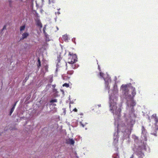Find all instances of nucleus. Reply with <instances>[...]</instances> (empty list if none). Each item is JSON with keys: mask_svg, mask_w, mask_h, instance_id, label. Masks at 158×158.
I'll use <instances>...</instances> for the list:
<instances>
[{"mask_svg": "<svg viewBox=\"0 0 158 158\" xmlns=\"http://www.w3.org/2000/svg\"><path fill=\"white\" fill-rule=\"evenodd\" d=\"M128 105L129 104L128 106L127 107V110L124 113L123 116L124 120V123H122L119 122V123H118V120H117V121L116 120V118L117 117L119 118L120 116L121 110L119 113L118 114L115 112L114 109L113 111L111 110H110L114 115L115 120L114 125H117L118 129L122 130V131H124L128 135H129L131 134L132 128L135 123V118L136 117V115L134 113V110L133 109L132 107L131 110H130Z\"/></svg>", "mask_w": 158, "mask_h": 158, "instance_id": "obj_1", "label": "nucleus"}, {"mask_svg": "<svg viewBox=\"0 0 158 158\" xmlns=\"http://www.w3.org/2000/svg\"><path fill=\"white\" fill-rule=\"evenodd\" d=\"M121 90L122 91V95L121 98L123 97V98H125L127 99V106H128L129 103V108L131 110L132 107L133 109V107L135 105V103L133 100V98L136 94L135 88L134 87H132L131 89L132 90L131 94L132 96L129 94L128 93V87L127 85H123L121 87Z\"/></svg>", "mask_w": 158, "mask_h": 158, "instance_id": "obj_2", "label": "nucleus"}, {"mask_svg": "<svg viewBox=\"0 0 158 158\" xmlns=\"http://www.w3.org/2000/svg\"><path fill=\"white\" fill-rule=\"evenodd\" d=\"M118 92L117 85L115 84L114 86L112 94L109 96V104L110 110L113 111L114 109L115 112L119 114L121 110V107L119 106H117L116 102Z\"/></svg>", "mask_w": 158, "mask_h": 158, "instance_id": "obj_3", "label": "nucleus"}, {"mask_svg": "<svg viewBox=\"0 0 158 158\" xmlns=\"http://www.w3.org/2000/svg\"><path fill=\"white\" fill-rule=\"evenodd\" d=\"M100 76L101 77L103 78L105 81L106 88L109 89L110 88L109 84L110 83V80L109 75L107 74H104L100 72Z\"/></svg>", "mask_w": 158, "mask_h": 158, "instance_id": "obj_4", "label": "nucleus"}, {"mask_svg": "<svg viewBox=\"0 0 158 158\" xmlns=\"http://www.w3.org/2000/svg\"><path fill=\"white\" fill-rule=\"evenodd\" d=\"M69 54L70 56L68 59V62L69 64H72L77 61V57L76 54H71L70 52Z\"/></svg>", "mask_w": 158, "mask_h": 158, "instance_id": "obj_5", "label": "nucleus"}, {"mask_svg": "<svg viewBox=\"0 0 158 158\" xmlns=\"http://www.w3.org/2000/svg\"><path fill=\"white\" fill-rule=\"evenodd\" d=\"M147 132L146 131L144 127L143 126L142 129V135L141 137L142 138V139L144 140H147Z\"/></svg>", "mask_w": 158, "mask_h": 158, "instance_id": "obj_6", "label": "nucleus"}, {"mask_svg": "<svg viewBox=\"0 0 158 158\" xmlns=\"http://www.w3.org/2000/svg\"><path fill=\"white\" fill-rule=\"evenodd\" d=\"M118 132H115L114 134V143L116 144L118 142Z\"/></svg>", "mask_w": 158, "mask_h": 158, "instance_id": "obj_7", "label": "nucleus"}, {"mask_svg": "<svg viewBox=\"0 0 158 158\" xmlns=\"http://www.w3.org/2000/svg\"><path fill=\"white\" fill-rule=\"evenodd\" d=\"M136 155L138 156V158H142L144 156V154L143 153L142 150L141 151H138L136 153Z\"/></svg>", "mask_w": 158, "mask_h": 158, "instance_id": "obj_8", "label": "nucleus"}, {"mask_svg": "<svg viewBox=\"0 0 158 158\" xmlns=\"http://www.w3.org/2000/svg\"><path fill=\"white\" fill-rule=\"evenodd\" d=\"M66 141L67 143L71 145H73L75 143L74 140L72 139H69L66 140Z\"/></svg>", "mask_w": 158, "mask_h": 158, "instance_id": "obj_9", "label": "nucleus"}, {"mask_svg": "<svg viewBox=\"0 0 158 158\" xmlns=\"http://www.w3.org/2000/svg\"><path fill=\"white\" fill-rule=\"evenodd\" d=\"M156 116V114H153L152 116V118H155V120L156 121V123L155 124L156 129V130H157L158 129V121H157V119L156 118H155Z\"/></svg>", "mask_w": 158, "mask_h": 158, "instance_id": "obj_10", "label": "nucleus"}, {"mask_svg": "<svg viewBox=\"0 0 158 158\" xmlns=\"http://www.w3.org/2000/svg\"><path fill=\"white\" fill-rule=\"evenodd\" d=\"M29 35V33L27 32H25L22 34V38L23 39L26 38Z\"/></svg>", "mask_w": 158, "mask_h": 158, "instance_id": "obj_11", "label": "nucleus"}, {"mask_svg": "<svg viewBox=\"0 0 158 158\" xmlns=\"http://www.w3.org/2000/svg\"><path fill=\"white\" fill-rule=\"evenodd\" d=\"M36 24L37 26H39L40 28H42V25L40 20H37L36 21Z\"/></svg>", "mask_w": 158, "mask_h": 158, "instance_id": "obj_12", "label": "nucleus"}, {"mask_svg": "<svg viewBox=\"0 0 158 158\" xmlns=\"http://www.w3.org/2000/svg\"><path fill=\"white\" fill-rule=\"evenodd\" d=\"M16 102L15 104L14 105L13 107L11 109V110H10V115H11V114H12V113L13 112L14 110V109H15V107L16 105Z\"/></svg>", "mask_w": 158, "mask_h": 158, "instance_id": "obj_13", "label": "nucleus"}, {"mask_svg": "<svg viewBox=\"0 0 158 158\" xmlns=\"http://www.w3.org/2000/svg\"><path fill=\"white\" fill-rule=\"evenodd\" d=\"M62 38L63 40L66 41L68 40L69 39V36L67 35H64L63 36Z\"/></svg>", "mask_w": 158, "mask_h": 158, "instance_id": "obj_14", "label": "nucleus"}, {"mask_svg": "<svg viewBox=\"0 0 158 158\" xmlns=\"http://www.w3.org/2000/svg\"><path fill=\"white\" fill-rule=\"evenodd\" d=\"M25 27V25H23V26H22L20 27V31L21 32L22 31L24 30Z\"/></svg>", "mask_w": 158, "mask_h": 158, "instance_id": "obj_15", "label": "nucleus"}, {"mask_svg": "<svg viewBox=\"0 0 158 158\" xmlns=\"http://www.w3.org/2000/svg\"><path fill=\"white\" fill-rule=\"evenodd\" d=\"M63 86H65L66 87H68L69 86V85L68 84L65 83L63 85Z\"/></svg>", "mask_w": 158, "mask_h": 158, "instance_id": "obj_16", "label": "nucleus"}, {"mask_svg": "<svg viewBox=\"0 0 158 158\" xmlns=\"http://www.w3.org/2000/svg\"><path fill=\"white\" fill-rule=\"evenodd\" d=\"M57 101V100L56 99H54L50 101V102L51 103L56 102Z\"/></svg>", "mask_w": 158, "mask_h": 158, "instance_id": "obj_17", "label": "nucleus"}, {"mask_svg": "<svg viewBox=\"0 0 158 158\" xmlns=\"http://www.w3.org/2000/svg\"><path fill=\"white\" fill-rule=\"evenodd\" d=\"M113 157L115 158H118V156L117 155H116L115 154L113 155Z\"/></svg>", "mask_w": 158, "mask_h": 158, "instance_id": "obj_18", "label": "nucleus"}, {"mask_svg": "<svg viewBox=\"0 0 158 158\" xmlns=\"http://www.w3.org/2000/svg\"><path fill=\"white\" fill-rule=\"evenodd\" d=\"M38 61L39 62V64H38V67H39L40 66V62L39 60H38Z\"/></svg>", "mask_w": 158, "mask_h": 158, "instance_id": "obj_19", "label": "nucleus"}, {"mask_svg": "<svg viewBox=\"0 0 158 158\" xmlns=\"http://www.w3.org/2000/svg\"><path fill=\"white\" fill-rule=\"evenodd\" d=\"M60 60L59 59H58V64H56V66H57V67H58V66H59V65H58V63L59 62H60Z\"/></svg>", "mask_w": 158, "mask_h": 158, "instance_id": "obj_20", "label": "nucleus"}, {"mask_svg": "<svg viewBox=\"0 0 158 158\" xmlns=\"http://www.w3.org/2000/svg\"><path fill=\"white\" fill-rule=\"evenodd\" d=\"M46 40L47 41H48L50 40L47 37H46Z\"/></svg>", "mask_w": 158, "mask_h": 158, "instance_id": "obj_21", "label": "nucleus"}, {"mask_svg": "<svg viewBox=\"0 0 158 158\" xmlns=\"http://www.w3.org/2000/svg\"><path fill=\"white\" fill-rule=\"evenodd\" d=\"M130 158H135V155H133Z\"/></svg>", "mask_w": 158, "mask_h": 158, "instance_id": "obj_22", "label": "nucleus"}, {"mask_svg": "<svg viewBox=\"0 0 158 158\" xmlns=\"http://www.w3.org/2000/svg\"><path fill=\"white\" fill-rule=\"evenodd\" d=\"M73 111H74L75 112H77V110L76 108H75L73 110Z\"/></svg>", "mask_w": 158, "mask_h": 158, "instance_id": "obj_23", "label": "nucleus"}, {"mask_svg": "<svg viewBox=\"0 0 158 158\" xmlns=\"http://www.w3.org/2000/svg\"><path fill=\"white\" fill-rule=\"evenodd\" d=\"M80 124L83 127H84V125L81 123V122H80Z\"/></svg>", "mask_w": 158, "mask_h": 158, "instance_id": "obj_24", "label": "nucleus"}, {"mask_svg": "<svg viewBox=\"0 0 158 158\" xmlns=\"http://www.w3.org/2000/svg\"><path fill=\"white\" fill-rule=\"evenodd\" d=\"M55 86H56V85H52V88H54L55 87Z\"/></svg>", "mask_w": 158, "mask_h": 158, "instance_id": "obj_25", "label": "nucleus"}, {"mask_svg": "<svg viewBox=\"0 0 158 158\" xmlns=\"http://www.w3.org/2000/svg\"><path fill=\"white\" fill-rule=\"evenodd\" d=\"M6 28V26H4L3 27V29H2V30H4V29Z\"/></svg>", "mask_w": 158, "mask_h": 158, "instance_id": "obj_26", "label": "nucleus"}, {"mask_svg": "<svg viewBox=\"0 0 158 158\" xmlns=\"http://www.w3.org/2000/svg\"><path fill=\"white\" fill-rule=\"evenodd\" d=\"M47 67H45V69L46 71H47Z\"/></svg>", "mask_w": 158, "mask_h": 158, "instance_id": "obj_27", "label": "nucleus"}, {"mask_svg": "<svg viewBox=\"0 0 158 158\" xmlns=\"http://www.w3.org/2000/svg\"><path fill=\"white\" fill-rule=\"evenodd\" d=\"M75 40V38H73V39H72V41H73V40Z\"/></svg>", "mask_w": 158, "mask_h": 158, "instance_id": "obj_28", "label": "nucleus"}, {"mask_svg": "<svg viewBox=\"0 0 158 158\" xmlns=\"http://www.w3.org/2000/svg\"><path fill=\"white\" fill-rule=\"evenodd\" d=\"M52 79H51V80H50V82H52Z\"/></svg>", "mask_w": 158, "mask_h": 158, "instance_id": "obj_29", "label": "nucleus"}, {"mask_svg": "<svg viewBox=\"0 0 158 158\" xmlns=\"http://www.w3.org/2000/svg\"><path fill=\"white\" fill-rule=\"evenodd\" d=\"M98 106L99 107H100L101 106V105H98Z\"/></svg>", "mask_w": 158, "mask_h": 158, "instance_id": "obj_30", "label": "nucleus"}, {"mask_svg": "<svg viewBox=\"0 0 158 158\" xmlns=\"http://www.w3.org/2000/svg\"><path fill=\"white\" fill-rule=\"evenodd\" d=\"M57 13H58V15H59V14H60V13L59 12H58Z\"/></svg>", "mask_w": 158, "mask_h": 158, "instance_id": "obj_31", "label": "nucleus"}, {"mask_svg": "<svg viewBox=\"0 0 158 158\" xmlns=\"http://www.w3.org/2000/svg\"><path fill=\"white\" fill-rule=\"evenodd\" d=\"M50 86V85H48V86H47V87H49Z\"/></svg>", "mask_w": 158, "mask_h": 158, "instance_id": "obj_32", "label": "nucleus"}, {"mask_svg": "<svg viewBox=\"0 0 158 158\" xmlns=\"http://www.w3.org/2000/svg\"><path fill=\"white\" fill-rule=\"evenodd\" d=\"M98 69H100V67H99V66H98Z\"/></svg>", "mask_w": 158, "mask_h": 158, "instance_id": "obj_33", "label": "nucleus"}, {"mask_svg": "<svg viewBox=\"0 0 158 158\" xmlns=\"http://www.w3.org/2000/svg\"><path fill=\"white\" fill-rule=\"evenodd\" d=\"M44 29H45V28H44Z\"/></svg>", "mask_w": 158, "mask_h": 158, "instance_id": "obj_34", "label": "nucleus"}, {"mask_svg": "<svg viewBox=\"0 0 158 158\" xmlns=\"http://www.w3.org/2000/svg\"><path fill=\"white\" fill-rule=\"evenodd\" d=\"M154 135H156V133L154 134Z\"/></svg>", "mask_w": 158, "mask_h": 158, "instance_id": "obj_35", "label": "nucleus"}, {"mask_svg": "<svg viewBox=\"0 0 158 158\" xmlns=\"http://www.w3.org/2000/svg\"><path fill=\"white\" fill-rule=\"evenodd\" d=\"M57 30H58V28L57 27Z\"/></svg>", "mask_w": 158, "mask_h": 158, "instance_id": "obj_36", "label": "nucleus"}]
</instances>
